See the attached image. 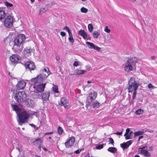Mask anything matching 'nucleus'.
<instances>
[{
  "label": "nucleus",
  "instance_id": "1",
  "mask_svg": "<svg viewBox=\"0 0 157 157\" xmlns=\"http://www.w3.org/2000/svg\"><path fill=\"white\" fill-rule=\"evenodd\" d=\"M128 84V91L129 93H132L133 91L132 98L134 100L136 97L137 90L139 86V83L138 81L135 80L134 78L132 77L130 79Z\"/></svg>",
  "mask_w": 157,
  "mask_h": 157
},
{
  "label": "nucleus",
  "instance_id": "2",
  "mask_svg": "<svg viewBox=\"0 0 157 157\" xmlns=\"http://www.w3.org/2000/svg\"><path fill=\"white\" fill-rule=\"evenodd\" d=\"M25 36L24 34H20L14 38L13 41V48L19 51L23 48V41L25 40Z\"/></svg>",
  "mask_w": 157,
  "mask_h": 157
},
{
  "label": "nucleus",
  "instance_id": "3",
  "mask_svg": "<svg viewBox=\"0 0 157 157\" xmlns=\"http://www.w3.org/2000/svg\"><path fill=\"white\" fill-rule=\"evenodd\" d=\"M17 116L19 117V119H18L19 124L22 125V124L25 122V120L29 118V114L26 111H24L18 114V115Z\"/></svg>",
  "mask_w": 157,
  "mask_h": 157
},
{
  "label": "nucleus",
  "instance_id": "4",
  "mask_svg": "<svg viewBox=\"0 0 157 157\" xmlns=\"http://www.w3.org/2000/svg\"><path fill=\"white\" fill-rule=\"evenodd\" d=\"M26 95L25 92L19 91L15 94L14 97L15 100L18 102L23 101L26 98Z\"/></svg>",
  "mask_w": 157,
  "mask_h": 157
},
{
  "label": "nucleus",
  "instance_id": "5",
  "mask_svg": "<svg viewBox=\"0 0 157 157\" xmlns=\"http://www.w3.org/2000/svg\"><path fill=\"white\" fill-rule=\"evenodd\" d=\"M46 78H45L43 76V75L41 74L39 75L36 78H33L30 80V81L32 84H34L38 83H43L44 80Z\"/></svg>",
  "mask_w": 157,
  "mask_h": 157
},
{
  "label": "nucleus",
  "instance_id": "6",
  "mask_svg": "<svg viewBox=\"0 0 157 157\" xmlns=\"http://www.w3.org/2000/svg\"><path fill=\"white\" fill-rule=\"evenodd\" d=\"M13 24V18L11 16H8L5 19L4 25L7 28H10Z\"/></svg>",
  "mask_w": 157,
  "mask_h": 157
},
{
  "label": "nucleus",
  "instance_id": "7",
  "mask_svg": "<svg viewBox=\"0 0 157 157\" xmlns=\"http://www.w3.org/2000/svg\"><path fill=\"white\" fill-rule=\"evenodd\" d=\"M25 67L27 71H31L35 68V65L33 62H26L25 64Z\"/></svg>",
  "mask_w": 157,
  "mask_h": 157
},
{
  "label": "nucleus",
  "instance_id": "8",
  "mask_svg": "<svg viewBox=\"0 0 157 157\" xmlns=\"http://www.w3.org/2000/svg\"><path fill=\"white\" fill-rule=\"evenodd\" d=\"M75 141V138L74 136L69 137L67 139V141L65 143V144L66 148H70L72 147L74 144Z\"/></svg>",
  "mask_w": 157,
  "mask_h": 157
},
{
  "label": "nucleus",
  "instance_id": "9",
  "mask_svg": "<svg viewBox=\"0 0 157 157\" xmlns=\"http://www.w3.org/2000/svg\"><path fill=\"white\" fill-rule=\"evenodd\" d=\"M46 83H44L42 84H40L36 87V91L37 92L41 93L44 90Z\"/></svg>",
  "mask_w": 157,
  "mask_h": 157
},
{
  "label": "nucleus",
  "instance_id": "10",
  "mask_svg": "<svg viewBox=\"0 0 157 157\" xmlns=\"http://www.w3.org/2000/svg\"><path fill=\"white\" fill-rule=\"evenodd\" d=\"M26 83L23 80L19 81L17 84L16 86L18 90L23 89L25 86Z\"/></svg>",
  "mask_w": 157,
  "mask_h": 157
},
{
  "label": "nucleus",
  "instance_id": "11",
  "mask_svg": "<svg viewBox=\"0 0 157 157\" xmlns=\"http://www.w3.org/2000/svg\"><path fill=\"white\" fill-rule=\"evenodd\" d=\"M138 61L136 57H132L129 58L127 61V63L131 65H134V64Z\"/></svg>",
  "mask_w": 157,
  "mask_h": 157
},
{
  "label": "nucleus",
  "instance_id": "12",
  "mask_svg": "<svg viewBox=\"0 0 157 157\" xmlns=\"http://www.w3.org/2000/svg\"><path fill=\"white\" fill-rule=\"evenodd\" d=\"M20 56L18 55L15 54L12 55L10 57L11 61L14 63H17L20 59Z\"/></svg>",
  "mask_w": 157,
  "mask_h": 157
},
{
  "label": "nucleus",
  "instance_id": "13",
  "mask_svg": "<svg viewBox=\"0 0 157 157\" xmlns=\"http://www.w3.org/2000/svg\"><path fill=\"white\" fill-rule=\"evenodd\" d=\"M132 140H129L126 143H124L120 144L121 147L123 149H124L128 148L129 146L132 144Z\"/></svg>",
  "mask_w": 157,
  "mask_h": 157
},
{
  "label": "nucleus",
  "instance_id": "14",
  "mask_svg": "<svg viewBox=\"0 0 157 157\" xmlns=\"http://www.w3.org/2000/svg\"><path fill=\"white\" fill-rule=\"evenodd\" d=\"M50 93L49 92L42 94L41 95L42 99L45 101L48 100L50 96Z\"/></svg>",
  "mask_w": 157,
  "mask_h": 157
},
{
  "label": "nucleus",
  "instance_id": "15",
  "mask_svg": "<svg viewBox=\"0 0 157 157\" xmlns=\"http://www.w3.org/2000/svg\"><path fill=\"white\" fill-rule=\"evenodd\" d=\"M79 34L85 40L89 36V35H87L86 33L82 29L79 30Z\"/></svg>",
  "mask_w": 157,
  "mask_h": 157
},
{
  "label": "nucleus",
  "instance_id": "16",
  "mask_svg": "<svg viewBox=\"0 0 157 157\" xmlns=\"http://www.w3.org/2000/svg\"><path fill=\"white\" fill-rule=\"evenodd\" d=\"M11 106L13 110L16 112L17 115H18V114L20 113L21 109L17 105H16L11 104Z\"/></svg>",
  "mask_w": 157,
  "mask_h": 157
},
{
  "label": "nucleus",
  "instance_id": "17",
  "mask_svg": "<svg viewBox=\"0 0 157 157\" xmlns=\"http://www.w3.org/2000/svg\"><path fill=\"white\" fill-rule=\"evenodd\" d=\"M43 142V138H38L36 139L33 141L32 143L34 145H36L38 144H41Z\"/></svg>",
  "mask_w": 157,
  "mask_h": 157
},
{
  "label": "nucleus",
  "instance_id": "18",
  "mask_svg": "<svg viewBox=\"0 0 157 157\" xmlns=\"http://www.w3.org/2000/svg\"><path fill=\"white\" fill-rule=\"evenodd\" d=\"M124 69L126 71L129 72L133 70L132 66L126 62V65L124 67Z\"/></svg>",
  "mask_w": 157,
  "mask_h": 157
},
{
  "label": "nucleus",
  "instance_id": "19",
  "mask_svg": "<svg viewBox=\"0 0 157 157\" xmlns=\"http://www.w3.org/2000/svg\"><path fill=\"white\" fill-rule=\"evenodd\" d=\"M59 105H63L65 108L67 107V101L64 98H62L61 99L60 102L59 103Z\"/></svg>",
  "mask_w": 157,
  "mask_h": 157
},
{
  "label": "nucleus",
  "instance_id": "20",
  "mask_svg": "<svg viewBox=\"0 0 157 157\" xmlns=\"http://www.w3.org/2000/svg\"><path fill=\"white\" fill-rule=\"evenodd\" d=\"M141 154L146 157H149L150 156V153L147 150H142L140 151Z\"/></svg>",
  "mask_w": 157,
  "mask_h": 157
},
{
  "label": "nucleus",
  "instance_id": "21",
  "mask_svg": "<svg viewBox=\"0 0 157 157\" xmlns=\"http://www.w3.org/2000/svg\"><path fill=\"white\" fill-rule=\"evenodd\" d=\"M42 75H43L44 78H47V77L50 74V72L49 71L48 69V70L46 69H44L42 71Z\"/></svg>",
  "mask_w": 157,
  "mask_h": 157
},
{
  "label": "nucleus",
  "instance_id": "22",
  "mask_svg": "<svg viewBox=\"0 0 157 157\" xmlns=\"http://www.w3.org/2000/svg\"><path fill=\"white\" fill-rule=\"evenodd\" d=\"M32 50L29 48H25L24 51V53L25 56H29Z\"/></svg>",
  "mask_w": 157,
  "mask_h": 157
},
{
  "label": "nucleus",
  "instance_id": "23",
  "mask_svg": "<svg viewBox=\"0 0 157 157\" xmlns=\"http://www.w3.org/2000/svg\"><path fill=\"white\" fill-rule=\"evenodd\" d=\"M97 96V94L95 92L90 93L89 97L92 99V100H94L95 99Z\"/></svg>",
  "mask_w": 157,
  "mask_h": 157
},
{
  "label": "nucleus",
  "instance_id": "24",
  "mask_svg": "<svg viewBox=\"0 0 157 157\" xmlns=\"http://www.w3.org/2000/svg\"><path fill=\"white\" fill-rule=\"evenodd\" d=\"M86 71L84 70H76L75 71V75H79L83 74Z\"/></svg>",
  "mask_w": 157,
  "mask_h": 157
},
{
  "label": "nucleus",
  "instance_id": "25",
  "mask_svg": "<svg viewBox=\"0 0 157 157\" xmlns=\"http://www.w3.org/2000/svg\"><path fill=\"white\" fill-rule=\"evenodd\" d=\"M108 151L111 153H115L117 151V149L115 147H109L108 149Z\"/></svg>",
  "mask_w": 157,
  "mask_h": 157
},
{
  "label": "nucleus",
  "instance_id": "26",
  "mask_svg": "<svg viewBox=\"0 0 157 157\" xmlns=\"http://www.w3.org/2000/svg\"><path fill=\"white\" fill-rule=\"evenodd\" d=\"M6 16L5 12L3 10H0V20L3 19Z\"/></svg>",
  "mask_w": 157,
  "mask_h": 157
},
{
  "label": "nucleus",
  "instance_id": "27",
  "mask_svg": "<svg viewBox=\"0 0 157 157\" xmlns=\"http://www.w3.org/2000/svg\"><path fill=\"white\" fill-rule=\"evenodd\" d=\"M133 136V132L131 131L130 132L127 134L125 136V138L126 140L131 139L132 138Z\"/></svg>",
  "mask_w": 157,
  "mask_h": 157
},
{
  "label": "nucleus",
  "instance_id": "28",
  "mask_svg": "<svg viewBox=\"0 0 157 157\" xmlns=\"http://www.w3.org/2000/svg\"><path fill=\"white\" fill-rule=\"evenodd\" d=\"M68 34L69 35L68 40L71 43L73 44L74 42V40L73 38V35L71 33H68Z\"/></svg>",
  "mask_w": 157,
  "mask_h": 157
},
{
  "label": "nucleus",
  "instance_id": "29",
  "mask_svg": "<svg viewBox=\"0 0 157 157\" xmlns=\"http://www.w3.org/2000/svg\"><path fill=\"white\" fill-rule=\"evenodd\" d=\"M93 35L94 38L97 39L100 35V33L97 31H94L93 32Z\"/></svg>",
  "mask_w": 157,
  "mask_h": 157
},
{
  "label": "nucleus",
  "instance_id": "30",
  "mask_svg": "<svg viewBox=\"0 0 157 157\" xmlns=\"http://www.w3.org/2000/svg\"><path fill=\"white\" fill-rule=\"evenodd\" d=\"M100 104L97 101H95L93 104V106L94 108H98L100 106Z\"/></svg>",
  "mask_w": 157,
  "mask_h": 157
},
{
  "label": "nucleus",
  "instance_id": "31",
  "mask_svg": "<svg viewBox=\"0 0 157 157\" xmlns=\"http://www.w3.org/2000/svg\"><path fill=\"white\" fill-rule=\"evenodd\" d=\"M86 44L88 45V47L90 48L93 49L94 47V44L89 42H86Z\"/></svg>",
  "mask_w": 157,
  "mask_h": 157
},
{
  "label": "nucleus",
  "instance_id": "32",
  "mask_svg": "<svg viewBox=\"0 0 157 157\" xmlns=\"http://www.w3.org/2000/svg\"><path fill=\"white\" fill-rule=\"evenodd\" d=\"M144 133L143 131H138L134 132L135 136H137L142 135Z\"/></svg>",
  "mask_w": 157,
  "mask_h": 157
},
{
  "label": "nucleus",
  "instance_id": "33",
  "mask_svg": "<svg viewBox=\"0 0 157 157\" xmlns=\"http://www.w3.org/2000/svg\"><path fill=\"white\" fill-rule=\"evenodd\" d=\"M93 100H92V99L90 98L88 96L87 97L86 99V102L87 104L86 105H89L93 101Z\"/></svg>",
  "mask_w": 157,
  "mask_h": 157
},
{
  "label": "nucleus",
  "instance_id": "34",
  "mask_svg": "<svg viewBox=\"0 0 157 157\" xmlns=\"http://www.w3.org/2000/svg\"><path fill=\"white\" fill-rule=\"evenodd\" d=\"M88 28L89 32L90 33L92 32L94 29L93 25L92 24H89L88 25Z\"/></svg>",
  "mask_w": 157,
  "mask_h": 157
},
{
  "label": "nucleus",
  "instance_id": "35",
  "mask_svg": "<svg viewBox=\"0 0 157 157\" xmlns=\"http://www.w3.org/2000/svg\"><path fill=\"white\" fill-rule=\"evenodd\" d=\"M144 110L141 109H139L136 111V115H140L143 113Z\"/></svg>",
  "mask_w": 157,
  "mask_h": 157
},
{
  "label": "nucleus",
  "instance_id": "36",
  "mask_svg": "<svg viewBox=\"0 0 157 157\" xmlns=\"http://www.w3.org/2000/svg\"><path fill=\"white\" fill-rule=\"evenodd\" d=\"M63 131V130L61 127H59L58 128V132L59 134L60 135L61 134Z\"/></svg>",
  "mask_w": 157,
  "mask_h": 157
},
{
  "label": "nucleus",
  "instance_id": "37",
  "mask_svg": "<svg viewBox=\"0 0 157 157\" xmlns=\"http://www.w3.org/2000/svg\"><path fill=\"white\" fill-rule=\"evenodd\" d=\"M52 89L53 91L55 93H58L59 92L57 86H55L52 87Z\"/></svg>",
  "mask_w": 157,
  "mask_h": 157
},
{
  "label": "nucleus",
  "instance_id": "38",
  "mask_svg": "<svg viewBox=\"0 0 157 157\" xmlns=\"http://www.w3.org/2000/svg\"><path fill=\"white\" fill-rule=\"evenodd\" d=\"M81 11L82 13H86L88 11V9L84 7H82L81 9Z\"/></svg>",
  "mask_w": 157,
  "mask_h": 157
},
{
  "label": "nucleus",
  "instance_id": "39",
  "mask_svg": "<svg viewBox=\"0 0 157 157\" xmlns=\"http://www.w3.org/2000/svg\"><path fill=\"white\" fill-rule=\"evenodd\" d=\"M104 31L108 33H110L111 30L110 29L108 28V26H106L104 29Z\"/></svg>",
  "mask_w": 157,
  "mask_h": 157
},
{
  "label": "nucleus",
  "instance_id": "40",
  "mask_svg": "<svg viewBox=\"0 0 157 157\" xmlns=\"http://www.w3.org/2000/svg\"><path fill=\"white\" fill-rule=\"evenodd\" d=\"M104 144H99L96 147V148L98 149H101L103 147Z\"/></svg>",
  "mask_w": 157,
  "mask_h": 157
},
{
  "label": "nucleus",
  "instance_id": "41",
  "mask_svg": "<svg viewBox=\"0 0 157 157\" xmlns=\"http://www.w3.org/2000/svg\"><path fill=\"white\" fill-rule=\"evenodd\" d=\"M109 144H111L112 145H113V146H114L113 144L114 143V140H113V138H109Z\"/></svg>",
  "mask_w": 157,
  "mask_h": 157
},
{
  "label": "nucleus",
  "instance_id": "42",
  "mask_svg": "<svg viewBox=\"0 0 157 157\" xmlns=\"http://www.w3.org/2000/svg\"><path fill=\"white\" fill-rule=\"evenodd\" d=\"M46 139L48 140V139H49V140H48V141L50 143H52L53 142V140H51L52 139V137L51 136H49V137L47 136L46 137Z\"/></svg>",
  "mask_w": 157,
  "mask_h": 157
},
{
  "label": "nucleus",
  "instance_id": "43",
  "mask_svg": "<svg viewBox=\"0 0 157 157\" xmlns=\"http://www.w3.org/2000/svg\"><path fill=\"white\" fill-rule=\"evenodd\" d=\"M63 30H66L67 31H68V33H71L70 29L68 28V27L67 26H65L63 28Z\"/></svg>",
  "mask_w": 157,
  "mask_h": 157
},
{
  "label": "nucleus",
  "instance_id": "44",
  "mask_svg": "<svg viewBox=\"0 0 157 157\" xmlns=\"http://www.w3.org/2000/svg\"><path fill=\"white\" fill-rule=\"evenodd\" d=\"M93 49L96 50L98 51H99L100 50L101 48L99 47H98L94 45V47Z\"/></svg>",
  "mask_w": 157,
  "mask_h": 157
},
{
  "label": "nucleus",
  "instance_id": "45",
  "mask_svg": "<svg viewBox=\"0 0 157 157\" xmlns=\"http://www.w3.org/2000/svg\"><path fill=\"white\" fill-rule=\"evenodd\" d=\"M130 129L129 128H127L126 129V132L124 134V136H125L127 134L129 133L130 132Z\"/></svg>",
  "mask_w": 157,
  "mask_h": 157
},
{
  "label": "nucleus",
  "instance_id": "46",
  "mask_svg": "<svg viewBox=\"0 0 157 157\" xmlns=\"http://www.w3.org/2000/svg\"><path fill=\"white\" fill-rule=\"evenodd\" d=\"M148 88L150 90H151L154 88V86L151 83H150L148 85Z\"/></svg>",
  "mask_w": 157,
  "mask_h": 157
},
{
  "label": "nucleus",
  "instance_id": "47",
  "mask_svg": "<svg viewBox=\"0 0 157 157\" xmlns=\"http://www.w3.org/2000/svg\"><path fill=\"white\" fill-rule=\"evenodd\" d=\"M29 125L35 129H37L38 128V127H36V126L33 124H29Z\"/></svg>",
  "mask_w": 157,
  "mask_h": 157
},
{
  "label": "nucleus",
  "instance_id": "48",
  "mask_svg": "<svg viewBox=\"0 0 157 157\" xmlns=\"http://www.w3.org/2000/svg\"><path fill=\"white\" fill-rule=\"evenodd\" d=\"M6 4L7 6H9L10 7L12 6H13V5L12 4L10 3L7 2H6Z\"/></svg>",
  "mask_w": 157,
  "mask_h": 157
},
{
  "label": "nucleus",
  "instance_id": "49",
  "mask_svg": "<svg viewBox=\"0 0 157 157\" xmlns=\"http://www.w3.org/2000/svg\"><path fill=\"white\" fill-rule=\"evenodd\" d=\"M122 131L121 132H116L115 134L118 135H120L122 134Z\"/></svg>",
  "mask_w": 157,
  "mask_h": 157
},
{
  "label": "nucleus",
  "instance_id": "50",
  "mask_svg": "<svg viewBox=\"0 0 157 157\" xmlns=\"http://www.w3.org/2000/svg\"><path fill=\"white\" fill-rule=\"evenodd\" d=\"M78 64V62L77 61H75L73 63V66L75 67H77Z\"/></svg>",
  "mask_w": 157,
  "mask_h": 157
},
{
  "label": "nucleus",
  "instance_id": "51",
  "mask_svg": "<svg viewBox=\"0 0 157 157\" xmlns=\"http://www.w3.org/2000/svg\"><path fill=\"white\" fill-rule=\"evenodd\" d=\"M60 35L63 37L64 36L66 35V33L64 32H60Z\"/></svg>",
  "mask_w": 157,
  "mask_h": 157
},
{
  "label": "nucleus",
  "instance_id": "52",
  "mask_svg": "<svg viewBox=\"0 0 157 157\" xmlns=\"http://www.w3.org/2000/svg\"><path fill=\"white\" fill-rule=\"evenodd\" d=\"M81 150H77L76 151H75L74 152L75 153H76L77 154H79L80 152V151H81Z\"/></svg>",
  "mask_w": 157,
  "mask_h": 157
},
{
  "label": "nucleus",
  "instance_id": "53",
  "mask_svg": "<svg viewBox=\"0 0 157 157\" xmlns=\"http://www.w3.org/2000/svg\"><path fill=\"white\" fill-rule=\"evenodd\" d=\"M53 133L52 132H47L44 134V136H46L48 134H52Z\"/></svg>",
  "mask_w": 157,
  "mask_h": 157
},
{
  "label": "nucleus",
  "instance_id": "54",
  "mask_svg": "<svg viewBox=\"0 0 157 157\" xmlns=\"http://www.w3.org/2000/svg\"><path fill=\"white\" fill-rule=\"evenodd\" d=\"M151 60H154L156 59V57L155 56H151Z\"/></svg>",
  "mask_w": 157,
  "mask_h": 157
},
{
  "label": "nucleus",
  "instance_id": "55",
  "mask_svg": "<svg viewBox=\"0 0 157 157\" xmlns=\"http://www.w3.org/2000/svg\"><path fill=\"white\" fill-rule=\"evenodd\" d=\"M145 148V146H143V147H140L139 148V150L140 149L141 150H142V149L145 150L144 149Z\"/></svg>",
  "mask_w": 157,
  "mask_h": 157
},
{
  "label": "nucleus",
  "instance_id": "56",
  "mask_svg": "<svg viewBox=\"0 0 157 157\" xmlns=\"http://www.w3.org/2000/svg\"><path fill=\"white\" fill-rule=\"evenodd\" d=\"M59 59V57L58 56H56V59L57 61H58Z\"/></svg>",
  "mask_w": 157,
  "mask_h": 157
},
{
  "label": "nucleus",
  "instance_id": "57",
  "mask_svg": "<svg viewBox=\"0 0 157 157\" xmlns=\"http://www.w3.org/2000/svg\"><path fill=\"white\" fill-rule=\"evenodd\" d=\"M143 136H140L139 137L138 141H139L141 139L143 138Z\"/></svg>",
  "mask_w": 157,
  "mask_h": 157
},
{
  "label": "nucleus",
  "instance_id": "58",
  "mask_svg": "<svg viewBox=\"0 0 157 157\" xmlns=\"http://www.w3.org/2000/svg\"><path fill=\"white\" fill-rule=\"evenodd\" d=\"M42 148L45 151H47V149L44 147H42Z\"/></svg>",
  "mask_w": 157,
  "mask_h": 157
},
{
  "label": "nucleus",
  "instance_id": "59",
  "mask_svg": "<svg viewBox=\"0 0 157 157\" xmlns=\"http://www.w3.org/2000/svg\"><path fill=\"white\" fill-rule=\"evenodd\" d=\"M134 157H140V156L139 155H135L134 156Z\"/></svg>",
  "mask_w": 157,
  "mask_h": 157
},
{
  "label": "nucleus",
  "instance_id": "60",
  "mask_svg": "<svg viewBox=\"0 0 157 157\" xmlns=\"http://www.w3.org/2000/svg\"><path fill=\"white\" fill-rule=\"evenodd\" d=\"M87 83H91V82L90 81L88 80L87 81Z\"/></svg>",
  "mask_w": 157,
  "mask_h": 157
},
{
  "label": "nucleus",
  "instance_id": "61",
  "mask_svg": "<svg viewBox=\"0 0 157 157\" xmlns=\"http://www.w3.org/2000/svg\"><path fill=\"white\" fill-rule=\"evenodd\" d=\"M43 8H41L40 9V12H44V11H43Z\"/></svg>",
  "mask_w": 157,
  "mask_h": 157
},
{
  "label": "nucleus",
  "instance_id": "62",
  "mask_svg": "<svg viewBox=\"0 0 157 157\" xmlns=\"http://www.w3.org/2000/svg\"><path fill=\"white\" fill-rule=\"evenodd\" d=\"M35 157H41L40 156H38L37 155H36L35 156Z\"/></svg>",
  "mask_w": 157,
  "mask_h": 157
},
{
  "label": "nucleus",
  "instance_id": "63",
  "mask_svg": "<svg viewBox=\"0 0 157 157\" xmlns=\"http://www.w3.org/2000/svg\"><path fill=\"white\" fill-rule=\"evenodd\" d=\"M32 2H33L34 1V0H30Z\"/></svg>",
  "mask_w": 157,
  "mask_h": 157
},
{
  "label": "nucleus",
  "instance_id": "64",
  "mask_svg": "<svg viewBox=\"0 0 157 157\" xmlns=\"http://www.w3.org/2000/svg\"><path fill=\"white\" fill-rule=\"evenodd\" d=\"M132 2H135V1H136V0H130Z\"/></svg>",
  "mask_w": 157,
  "mask_h": 157
}]
</instances>
